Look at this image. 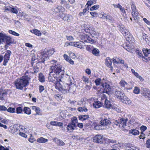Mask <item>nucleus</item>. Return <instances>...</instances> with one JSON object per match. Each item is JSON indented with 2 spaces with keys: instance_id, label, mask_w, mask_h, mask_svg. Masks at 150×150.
Listing matches in <instances>:
<instances>
[{
  "instance_id": "obj_48",
  "label": "nucleus",
  "mask_w": 150,
  "mask_h": 150,
  "mask_svg": "<svg viewBox=\"0 0 150 150\" xmlns=\"http://www.w3.org/2000/svg\"><path fill=\"white\" fill-rule=\"evenodd\" d=\"M140 89L137 87H135L133 90V93L136 94H138L140 92Z\"/></svg>"
},
{
  "instance_id": "obj_42",
  "label": "nucleus",
  "mask_w": 150,
  "mask_h": 150,
  "mask_svg": "<svg viewBox=\"0 0 150 150\" xmlns=\"http://www.w3.org/2000/svg\"><path fill=\"white\" fill-rule=\"evenodd\" d=\"M7 112L11 113H14L16 112V109L15 108L9 107L7 109Z\"/></svg>"
},
{
  "instance_id": "obj_44",
  "label": "nucleus",
  "mask_w": 150,
  "mask_h": 150,
  "mask_svg": "<svg viewBox=\"0 0 150 150\" xmlns=\"http://www.w3.org/2000/svg\"><path fill=\"white\" fill-rule=\"evenodd\" d=\"M7 94V92L5 90H4L1 94V95L0 96V99L1 100H4V97H6Z\"/></svg>"
},
{
  "instance_id": "obj_30",
  "label": "nucleus",
  "mask_w": 150,
  "mask_h": 150,
  "mask_svg": "<svg viewBox=\"0 0 150 150\" xmlns=\"http://www.w3.org/2000/svg\"><path fill=\"white\" fill-rule=\"evenodd\" d=\"M83 43V42L82 41L75 42L74 46L80 49H82L83 47H82V44Z\"/></svg>"
},
{
  "instance_id": "obj_64",
  "label": "nucleus",
  "mask_w": 150,
  "mask_h": 150,
  "mask_svg": "<svg viewBox=\"0 0 150 150\" xmlns=\"http://www.w3.org/2000/svg\"><path fill=\"white\" fill-rule=\"evenodd\" d=\"M146 147L148 148H150V139H148L146 142Z\"/></svg>"
},
{
  "instance_id": "obj_25",
  "label": "nucleus",
  "mask_w": 150,
  "mask_h": 150,
  "mask_svg": "<svg viewBox=\"0 0 150 150\" xmlns=\"http://www.w3.org/2000/svg\"><path fill=\"white\" fill-rule=\"evenodd\" d=\"M91 51L92 54L95 56H98L100 52L99 50L96 48H94L91 50Z\"/></svg>"
},
{
  "instance_id": "obj_34",
  "label": "nucleus",
  "mask_w": 150,
  "mask_h": 150,
  "mask_svg": "<svg viewBox=\"0 0 150 150\" xmlns=\"http://www.w3.org/2000/svg\"><path fill=\"white\" fill-rule=\"evenodd\" d=\"M139 13L137 10L132 11V15L135 20L137 19V16Z\"/></svg>"
},
{
  "instance_id": "obj_61",
  "label": "nucleus",
  "mask_w": 150,
  "mask_h": 150,
  "mask_svg": "<svg viewBox=\"0 0 150 150\" xmlns=\"http://www.w3.org/2000/svg\"><path fill=\"white\" fill-rule=\"evenodd\" d=\"M61 4L63 6H65L68 4V2L66 1L65 0H62L61 1Z\"/></svg>"
},
{
  "instance_id": "obj_41",
  "label": "nucleus",
  "mask_w": 150,
  "mask_h": 150,
  "mask_svg": "<svg viewBox=\"0 0 150 150\" xmlns=\"http://www.w3.org/2000/svg\"><path fill=\"white\" fill-rule=\"evenodd\" d=\"M97 0H91L87 1L86 5L88 6H91L92 4H94L96 3Z\"/></svg>"
},
{
  "instance_id": "obj_29",
  "label": "nucleus",
  "mask_w": 150,
  "mask_h": 150,
  "mask_svg": "<svg viewBox=\"0 0 150 150\" xmlns=\"http://www.w3.org/2000/svg\"><path fill=\"white\" fill-rule=\"evenodd\" d=\"M68 16H69V14L65 13H60L59 15V17L64 21L67 20V18H68Z\"/></svg>"
},
{
  "instance_id": "obj_39",
  "label": "nucleus",
  "mask_w": 150,
  "mask_h": 150,
  "mask_svg": "<svg viewBox=\"0 0 150 150\" xmlns=\"http://www.w3.org/2000/svg\"><path fill=\"white\" fill-rule=\"evenodd\" d=\"M124 36H125V38H126L127 36L129 34H130V32H129V30L126 29L125 28L123 31L121 32Z\"/></svg>"
},
{
  "instance_id": "obj_2",
  "label": "nucleus",
  "mask_w": 150,
  "mask_h": 150,
  "mask_svg": "<svg viewBox=\"0 0 150 150\" xmlns=\"http://www.w3.org/2000/svg\"><path fill=\"white\" fill-rule=\"evenodd\" d=\"M51 69L52 73L54 72L57 75H59L60 77H59V78L62 79L63 78V76L64 75V68L62 67V66L60 64H54L51 67Z\"/></svg>"
},
{
  "instance_id": "obj_22",
  "label": "nucleus",
  "mask_w": 150,
  "mask_h": 150,
  "mask_svg": "<svg viewBox=\"0 0 150 150\" xmlns=\"http://www.w3.org/2000/svg\"><path fill=\"white\" fill-rule=\"evenodd\" d=\"M76 88V86L74 83L69 84V92L72 93L74 92Z\"/></svg>"
},
{
  "instance_id": "obj_5",
  "label": "nucleus",
  "mask_w": 150,
  "mask_h": 150,
  "mask_svg": "<svg viewBox=\"0 0 150 150\" xmlns=\"http://www.w3.org/2000/svg\"><path fill=\"white\" fill-rule=\"evenodd\" d=\"M78 122L77 118L76 117H74L72 118L70 122L67 125V132H71L74 130L77 129V126L76 123Z\"/></svg>"
},
{
  "instance_id": "obj_17",
  "label": "nucleus",
  "mask_w": 150,
  "mask_h": 150,
  "mask_svg": "<svg viewBox=\"0 0 150 150\" xmlns=\"http://www.w3.org/2000/svg\"><path fill=\"white\" fill-rule=\"evenodd\" d=\"M123 95H125V94L122 93L120 91L116 90L115 93V97L119 99H120L122 98V96H124Z\"/></svg>"
},
{
  "instance_id": "obj_11",
  "label": "nucleus",
  "mask_w": 150,
  "mask_h": 150,
  "mask_svg": "<svg viewBox=\"0 0 150 150\" xmlns=\"http://www.w3.org/2000/svg\"><path fill=\"white\" fill-rule=\"evenodd\" d=\"M111 123L110 121L107 118H102L100 122V124L102 125L103 127L108 126Z\"/></svg>"
},
{
  "instance_id": "obj_51",
  "label": "nucleus",
  "mask_w": 150,
  "mask_h": 150,
  "mask_svg": "<svg viewBox=\"0 0 150 150\" xmlns=\"http://www.w3.org/2000/svg\"><path fill=\"white\" fill-rule=\"evenodd\" d=\"M136 53L138 55V58H141L142 57L143 55L141 51L137 50Z\"/></svg>"
},
{
  "instance_id": "obj_1",
  "label": "nucleus",
  "mask_w": 150,
  "mask_h": 150,
  "mask_svg": "<svg viewBox=\"0 0 150 150\" xmlns=\"http://www.w3.org/2000/svg\"><path fill=\"white\" fill-rule=\"evenodd\" d=\"M30 79V78L27 75L23 76L17 79L14 82L16 88L23 90V87H26L28 85Z\"/></svg>"
},
{
  "instance_id": "obj_32",
  "label": "nucleus",
  "mask_w": 150,
  "mask_h": 150,
  "mask_svg": "<svg viewBox=\"0 0 150 150\" xmlns=\"http://www.w3.org/2000/svg\"><path fill=\"white\" fill-rule=\"evenodd\" d=\"M30 31L32 33H34L35 34L38 36H40L41 35V34L40 32L35 29L31 30Z\"/></svg>"
},
{
  "instance_id": "obj_33",
  "label": "nucleus",
  "mask_w": 150,
  "mask_h": 150,
  "mask_svg": "<svg viewBox=\"0 0 150 150\" xmlns=\"http://www.w3.org/2000/svg\"><path fill=\"white\" fill-rule=\"evenodd\" d=\"M142 51L145 56H147V55L149 56V54H150V49L143 48Z\"/></svg>"
},
{
  "instance_id": "obj_50",
  "label": "nucleus",
  "mask_w": 150,
  "mask_h": 150,
  "mask_svg": "<svg viewBox=\"0 0 150 150\" xmlns=\"http://www.w3.org/2000/svg\"><path fill=\"white\" fill-rule=\"evenodd\" d=\"M113 125H115L116 126H119V127H120V125L119 119L118 120H114L113 122Z\"/></svg>"
},
{
  "instance_id": "obj_27",
  "label": "nucleus",
  "mask_w": 150,
  "mask_h": 150,
  "mask_svg": "<svg viewBox=\"0 0 150 150\" xmlns=\"http://www.w3.org/2000/svg\"><path fill=\"white\" fill-rule=\"evenodd\" d=\"M11 54V52L10 50H7V52L5 54L4 57V59L10 60V56Z\"/></svg>"
},
{
  "instance_id": "obj_59",
  "label": "nucleus",
  "mask_w": 150,
  "mask_h": 150,
  "mask_svg": "<svg viewBox=\"0 0 150 150\" xmlns=\"http://www.w3.org/2000/svg\"><path fill=\"white\" fill-rule=\"evenodd\" d=\"M33 67V70H34V72L33 73L35 74L38 72L39 71V68L36 66H35V67H34V66Z\"/></svg>"
},
{
  "instance_id": "obj_62",
  "label": "nucleus",
  "mask_w": 150,
  "mask_h": 150,
  "mask_svg": "<svg viewBox=\"0 0 150 150\" xmlns=\"http://www.w3.org/2000/svg\"><path fill=\"white\" fill-rule=\"evenodd\" d=\"M35 112L38 115H41V110L38 107H37Z\"/></svg>"
},
{
  "instance_id": "obj_12",
  "label": "nucleus",
  "mask_w": 150,
  "mask_h": 150,
  "mask_svg": "<svg viewBox=\"0 0 150 150\" xmlns=\"http://www.w3.org/2000/svg\"><path fill=\"white\" fill-rule=\"evenodd\" d=\"M142 95L146 98L150 95V90L146 88H142Z\"/></svg>"
},
{
  "instance_id": "obj_46",
  "label": "nucleus",
  "mask_w": 150,
  "mask_h": 150,
  "mask_svg": "<svg viewBox=\"0 0 150 150\" xmlns=\"http://www.w3.org/2000/svg\"><path fill=\"white\" fill-rule=\"evenodd\" d=\"M8 32L10 34H11L14 36H19L20 35L19 33H17L16 32L13 31L12 30H8Z\"/></svg>"
},
{
  "instance_id": "obj_40",
  "label": "nucleus",
  "mask_w": 150,
  "mask_h": 150,
  "mask_svg": "<svg viewBox=\"0 0 150 150\" xmlns=\"http://www.w3.org/2000/svg\"><path fill=\"white\" fill-rule=\"evenodd\" d=\"M117 27L118 28L119 30L121 32L125 28L124 25L121 24L117 25Z\"/></svg>"
},
{
  "instance_id": "obj_37",
  "label": "nucleus",
  "mask_w": 150,
  "mask_h": 150,
  "mask_svg": "<svg viewBox=\"0 0 150 150\" xmlns=\"http://www.w3.org/2000/svg\"><path fill=\"white\" fill-rule=\"evenodd\" d=\"M105 107L108 108H110L112 106L110 102L106 99H105Z\"/></svg>"
},
{
  "instance_id": "obj_36",
  "label": "nucleus",
  "mask_w": 150,
  "mask_h": 150,
  "mask_svg": "<svg viewBox=\"0 0 150 150\" xmlns=\"http://www.w3.org/2000/svg\"><path fill=\"white\" fill-rule=\"evenodd\" d=\"M39 80L41 82H44L45 77L43 74L42 73H40L39 74Z\"/></svg>"
},
{
  "instance_id": "obj_58",
  "label": "nucleus",
  "mask_w": 150,
  "mask_h": 150,
  "mask_svg": "<svg viewBox=\"0 0 150 150\" xmlns=\"http://www.w3.org/2000/svg\"><path fill=\"white\" fill-rule=\"evenodd\" d=\"M42 59H41V61H40V62H41L44 63L45 61L46 60L48 59V57H47V56L46 57L44 56V54L42 55Z\"/></svg>"
},
{
  "instance_id": "obj_54",
  "label": "nucleus",
  "mask_w": 150,
  "mask_h": 150,
  "mask_svg": "<svg viewBox=\"0 0 150 150\" xmlns=\"http://www.w3.org/2000/svg\"><path fill=\"white\" fill-rule=\"evenodd\" d=\"M131 8L132 9V11L137 10L136 8V6L134 4V2H132L131 3Z\"/></svg>"
},
{
  "instance_id": "obj_31",
  "label": "nucleus",
  "mask_w": 150,
  "mask_h": 150,
  "mask_svg": "<svg viewBox=\"0 0 150 150\" xmlns=\"http://www.w3.org/2000/svg\"><path fill=\"white\" fill-rule=\"evenodd\" d=\"M40 61H39L38 59H34L33 60V58H32L31 60V64L32 66H37V64H38Z\"/></svg>"
},
{
  "instance_id": "obj_28",
  "label": "nucleus",
  "mask_w": 150,
  "mask_h": 150,
  "mask_svg": "<svg viewBox=\"0 0 150 150\" xmlns=\"http://www.w3.org/2000/svg\"><path fill=\"white\" fill-rule=\"evenodd\" d=\"M129 133L130 134H132L133 135H138L139 133V132L137 129H132L131 130H129Z\"/></svg>"
},
{
  "instance_id": "obj_13",
  "label": "nucleus",
  "mask_w": 150,
  "mask_h": 150,
  "mask_svg": "<svg viewBox=\"0 0 150 150\" xmlns=\"http://www.w3.org/2000/svg\"><path fill=\"white\" fill-rule=\"evenodd\" d=\"M92 127H93V128L96 130H99L102 129H104L106 128L105 127H103L101 125H100L98 124H97L96 123H93L92 124Z\"/></svg>"
},
{
  "instance_id": "obj_57",
  "label": "nucleus",
  "mask_w": 150,
  "mask_h": 150,
  "mask_svg": "<svg viewBox=\"0 0 150 150\" xmlns=\"http://www.w3.org/2000/svg\"><path fill=\"white\" fill-rule=\"evenodd\" d=\"M0 121L5 124H7L8 123L7 120L0 117Z\"/></svg>"
},
{
  "instance_id": "obj_7",
  "label": "nucleus",
  "mask_w": 150,
  "mask_h": 150,
  "mask_svg": "<svg viewBox=\"0 0 150 150\" xmlns=\"http://www.w3.org/2000/svg\"><path fill=\"white\" fill-rule=\"evenodd\" d=\"M100 87L102 92L106 93L109 95L111 90V87L106 82L102 83Z\"/></svg>"
},
{
  "instance_id": "obj_56",
  "label": "nucleus",
  "mask_w": 150,
  "mask_h": 150,
  "mask_svg": "<svg viewBox=\"0 0 150 150\" xmlns=\"http://www.w3.org/2000/svg\"><path fill=\"white\" fill-rule=\"evenodd\" d=\"M75 45V42H71L69 43L66 42L64 45V47H67L69 45L74 46Z\"/></svg>"
},
{
  "instance_id": "obj_60",
  "label": "nucleus",
  "mask_w": 150,
  "mask_h": 150,
  "mask_svg": "<svg viewBox=\"0 0 150 150\" xmlns=\"http://www.w3.org/2000/svg\"><path fill=\"white\" fill-rule=\"evenodd\" d=\"M57 143L61 146L64 145L65 143L62 140L58 139L57 141Z\"/></svg>"
},
{
  "instance_id": "obj_6",
  "label": "nucleus",
  "mask_w": 150,
  "mask_h": 150,
  "mask_svg": "<svg viewBox=\"0 0 150 150\" xmlns=\"http://www.w3.org/2000/svg\"><path fill=\"white\" fill-rule=\"evenodd\" d=\"M83 30L88 33L91 34V35H98V33L96 31L95 28L92 26L87 25H84Z\"/></svg>"
},
{
  "instance_id": "obj_20",
  "label": "nucleus",
  "mask_w": 150,
  "mask_h": 150,
  "mask_svg": "<svg viewBox=\"0 0 150 150\" xmlns=\"http://www.w3.org/2000/svg\"><path fill=\"white\" fill-rule=\"evenodd\" d=\"M126 40L128 41L130 44H132L134 42V39L132 36L130 34L126 38Z\"/></svg>"
},
{
  "instance_id": "obj_16",
  "label": "nucleus",
  "mask_w": 150,
  "mask_h": 150,
  "mask_svg": "<svg viewBox=\"0 0 150 150\" xmlns=\"http://www.w3.org/2000/svg\"><path fill=\"white\" fill-rule=\"evenodd\" d=\"M124 96H122V98L120 99V100L124 103L129 104L131 103V101L125 95H123Z\"/></svg>"
},
{
  "instance_id": "obj_63",
  "label": "nucleus",
  "mask_w": 150,
  "mask_h": 150,
  "mask_svg": "<svg viewBox=\"0 0 150 150\" xmlns=\"http://www.w3.org/2000/svg\"><path fill=\"white\" fill-rule=\"evenodd\" d=\"M0 110H1V111L7 110V108L4 105H0Z\"/></svg>"
},
{
  "instance_id": "obj_49",
  "label": "nucleus",
  "mask_w": 150,
  "mask_h": 150,
  "mask_svg": "<svg viewBox=\"0 0 150 150\" xmlns=\"http://www.w3.org/2000/svg\"><path fill=\"white\" fill-rule=\"evenodd\" d=\"M82 79L83 81L85 82V83H89V78L86 76H83L82 77Z\"/></svg>"
},
{
  "instance_id": "obj_24",
  "label": "nucleus",
  "mask_w": 150,
  "mask_h": 150,
  "mask_svg": "<svg viewBox=\"0 0 150 150\" xmlns=\"http://www.w3.org/2000/svg\"><path fill=\"white\" fill-rule=\"evenodd\" d=\"M89 118V117L88 115H81L79 117V120L83 121L88 120Z\"/></svg>"
},
{
  "instance_id": "obj_19",
  "label": "nucleus",
  "mask_w": 150,
  "mask_h": 150,
  "mask_svg": "<svg viewBox=\"0 0 150 150\" xmlns=\"http://www.w3.org/2000/svg\"><path fill=\"white\" fill-rule=\"evenodd\" d=\"M128 120L127 118L125 119L123 118L119 117V121L120 125H122V127H124L125 126H126L127 122Z\"/></svg>"
},
{
  "instance_id": "obj_10",
  "label": "nucleus",
  "mask_w": 150,
  "mask_h": 150,
  "mask_svg": "<svg viewBox=\"0 0 150 150\" xmlns=\"http://www.w3.org/2000/svg\"><path fill=\"white\" fill-rule=\"evenodd\" d=\"M81 38L84 39V42H88L91 44L95 43L96 42L93 39H92L88 35H85L82 36Z\"/></svg>"
},
{
  "instance_id": "obj_55",
  "label": "nucleus",
  "mask_w": 150,
  "mask_h": 150,
  "mask_svg": "<svg viewBox=\"0 0 150 150\" xmlns=\"http://www.w3.org/2000/svg\"><path fill=\"white\" fill-rule=\"evenodd\" d=\"M107 20L110 23H113L114 22L113 18L110 16H108V17H107Z\"/></svg>"
},
{
  "instance_id": "obj_21",
  "label": "nucleus",
  "mask_w": 150,
  "mask_h": 150,
  "mask_svg": "<svg viewBox=\"0 0 150 150\" xmlns=\"http://www.w3.org/2000/svg\"><path fill=\"white\" fill-rule=\"evenodd\" d=\"M53 10L55 12L59 13L60 12H63L64 11V8L62 6H59L54 8Z\"/></svg>"
},
{
  "instance_id": "obj_18",
  "label": "nucleus",
  "mask_w": 150,
  "mask_h": 150,
  "mask_svg": "<svg viewBox=\"0 0 150 150\" xmlns=\"http://www.w3.org/2000/svg\"><path fill=\"white\" fill-rule=\"evenodd\" d=\"M54 52V49L52 48V49L47 50V52L44 53V56L45 57H46L47 56L48 57H49L50 56L53 54Z\"/></svg>"
},
{
  "instance_id": "obj_15",
  "label": "nucleus",
  "mask_w": 150,
  "mask_h": 150,
  "mask_svg": "<svg viewBox=\"0 0 150 150\" xmlns=\"http://www.w3.org/2000/svg\"><path fill=\"white\" fill-rule=\"evenodd\" d=\"M112 63V59H110V57H108L106 58L105 59V64L107 66L110 68L111 70L113 69L112 67L111 66Z\"/></svg>"
},
{
  "instance_id": "obj_52",
  "label": "nucleus",
  "mask_w": 150,
  "mask_h": 150,
  "mask_svg": "<svg viewBox=\"0 0 150 150\" xmlns=\"http://www.w3.org/2000/svg\"><path fill=\"white\" fill-rule=\"evenodd\" d=\"M120 85L123 87H125V85H127V83L124 80H121L120 82Z\"/></svg>"
},
{
  "instance_id": "obj_4",
  "label": "nucleus",
  "mask_w": 150,
  "mask_h": 150,
  "mask_svg": "<svg viewBox=\"0 0 150 150\" xmlns=\"http://www.w3.org/2000/svg\"><path fill=\"white\" fill-rule=\"evenodd\" d=\"M60 81H59V83H57V86H55L56 88L64 94L69 93V84L65 83H63V85H62Z\"/></svg>"
},
{
  "instance_id": "obj_38",
  "label": "nucleus",
  "mask_w": 150,
  "mask_h": 150,
  "mask_svg": "<svg viewBox=\"0 0 150 150\" xmlns=\"http://www.w3.org/2000/svg\"><path fill=\"white\" fill-rule=\"evenodd\" d=\"M16 112L18 114L23 113V109L21 107L19 106L17 107L16 108Z\"/></svg>"
},
{
  "instance_id": "obj_45",
  "label": "nucleus",
  "mask_w": 150,
  "mask_h": 150,
  "mask_svg": "<svg viewBox=\"0 0 150 150\" xmlns=\"http://www.w3.org/2000/svg\"><path fill=\"white\" fill-rule=\"evenodd\" d=\"M101 81V79L100 78H98L95 81V83L97 86H99L101 84V83H102Z\"/></svg>"
},
{
  "instance_id": "obj_9",
  "label": "nucleus",
  "mask_w": 150,
  "mask_h": 150,
  "mask_svg": "<svg viewBox=\"0 0 150 150\" xmlns=\"http://www.w3.org/2000/svg\"><path fill=\"white\" fill-rule=\"evenodd\" d=\"M52 72H50L49 74V76L48 78V80L49 81L52 82L55 84V86H57V83H59V81H62L61 80V79L60 78V79H57L55 77L52 76L51 75H53L52 74Z\"/></svg>"
},
{
  "instance_id": "obj_35",
  "label": "nucleus",
  "mask_w": 150,
  "mask_h": 150,
  "mask_svg": "<svg viewBox=\"0 0 150 150\" xmlns=\"http://www.w3.org/2000/svg\"><path fill=\"white\" fill-rule=\"evenodd\" d=\"M48 141V139L42 137L39 138L37 139V142L40 143H45Z\"/></svg>"
},
{
  "instance_id": "obj_3",
  "label": "nucleus",
  "mask_w": 150,
  "mask_h": 150,
  "mask_svg": "<svg viewBox=\"0 0 150 150\" xmlns=\"http://www.w3.org/2000/svg\"><path fill=\"white\" fill-rule=\"evenodd\" d=\"M7 43V45L15 44L14 40L10 36H8L5 33H0V44L2 42H4Z\"/></svg>"
},
{
  "instance_id": "obj_47",
  "label": "nucleus",
  "mask_w": 150,
  "mask_h": 150,
  "mask_svg": "<svg viewBox=\"0 0 150 150\" xmlns=\"http://www.w3.org/2000/svg\"><path fill=\"white\" fill-rule=\"evenodd\" d=\"M77 110L78 111L80 112H83L84 111L85 112H86L88 111V109L86 108H84L81 107H79L78 109Z\"/></svg>"
},
{
  "instance_id": "obj_26",
  "label": "nucleus",
  "mask_w": 150,
  "mask_h": 150,
  "mask_svg": "<svg viewBox=\"0 0 150 150\" xmlns=\"http://www.w3.org/2000/svg\"><path fill=\"white\" fill-rule=\"evenodd\" d=\"M23 112L25 114L30 115L31 113L30 109L28 107H25L23 109Z\"/></svg>"
},
{
  "instance_id": "obj_23",
  "label": "nucleus",
  "mask_w": 150,
  "mask_h": 150,
  "mask_svg": "<svg viewBox=\"0 0 150 150\" xmlns=\"http://www.w3.org/2000/svg\"><path fill=\"white\" fill-rule=\"evenodd\" d=\"M93 105L94 108H97L101 106V103L99 101H95L93 103Z\"/></svg>"
},
{
  "instance_id": "obj_43",
  "label": "nucleus",
  "mask_w": 150,
  "mask_h": 150,
  "mask_svg": "<svg viewBox=\"0 0 150 150\" xmlns=\"http://www.w3.org/2000/svg\"><path fill=\"white\" fill-rule=\"evenodd\" d=\"M142 58L143 61L146 62H147L150 60V57L147 55V56L144 57L143 56L142 57Z\"/></svg>"
},
{
  "instance_id": "obj_53",
  "label": "nucleus",
  "mask_w": 150,
  "mask_h": 150,
  "mask_svg": "<svg viewBox=\"0 0 150 150\" xmlns=\"http://www.w3.org/2000/svg\"><path fill=\"white\" fill-rule=\"evenodd\" d=\"M99 7V5H95L92 6L90 9L91 11H93L95 10L98 9Z\"/></svg>"
},
{
  "instance_id": "obj_14",
  "label": "nucleus",
  "mask_w": 150,
  "mask_h": 150,
  "mask_svg": "<svg viewBox=\"0 0 150 150\" xmlns=\"http://www.w3.org/2000/svg\"><path fill=\"white\" fill-rule=\"evenodd\" d=\"M9 132L13 134H17L18 133V130L16 127L14 126H10L9 129Z\"/></svg>"
},
{
  "instance_id": "obj_8",
  "label": "nucleus",
  "mask_w": 150,
  "mask_h": 150,
  "mask_svg": "<svg viewBox=\"0 0 150 150\" xmlns=\"http://www.w3.org/2000/svg\"><path fill=\"white\" fill-rule=\"evenodd\" d=\"M103 135L101 134H97L93 137V142L98 143L102 144L104 140Z\"/></svg>"
}]
</instances>
